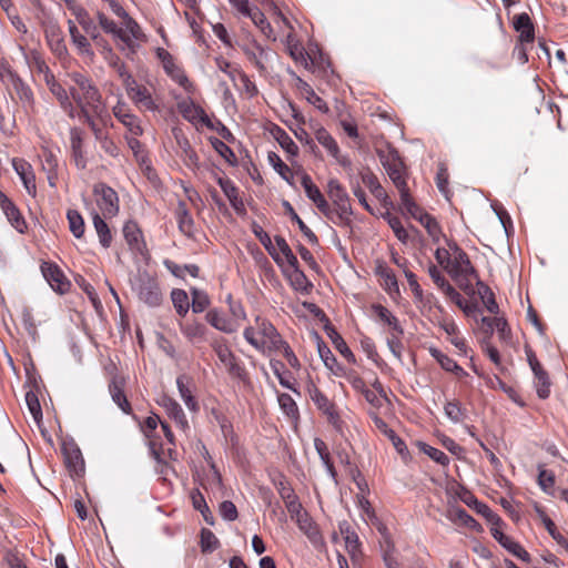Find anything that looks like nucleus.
<instances>
[{
  "label": "nucleus",
  "instance_id": "f257e3e1",
  "mask_svg": "<svg viewBox=\"0 0 568 568\" xmlns=\"http://www.w3.org/2000/svg\"><path fill=\"white\" fill-rule=\"evenodd\" d=\"M69 97L79 106L80 116L98 134L97 121L106 124L111 120L98 88L87 75L79 72L69 73Z\"/></svg>",
  "mask_w": 568,
  "mask_h": 568
},
{
  "label": "nucleus",
  "instance_id": "f03ea898",
  "mask_svg": "<svg viewBox=\"0 0 568 568\" xmlns=\"http://www.w3.org/2000/svg\"><path fill=\"white\" fill-rule=\"evenodd\" d=\"M243 336L250 345L263 354L280 351L283 346V339L274 325L261 316L255 317V326L244 329Z\"/></svg>",
  "mask_w": 568,
  "mask_h": 568
},
{
  "label": "nucleus",
  "instance_id": "7ed1b4c3",
  "mask_svg": "<svg viewBox=\"0 0 568 568\" xmlns=\"http://www.w3.org/2000/svg\"><path fill=\"white\" fill-rule=\"evenodd\" d=\"M131 287L139 300L146 305L155 307L162 303V292L159 283L155 277L148 272H139L131 280Z\"/></svg>",
  "mask_w": 568,
  "mask_h": 568
},
{
  "label": "nucleus",
  "instance_id": "20e7f679",
  "mask_svg": "<svg viewBox=\"0 0 568 568\" xmlns=\"http://www.w3.org/2000/svg\"><path fill=\"white\" fill-rule=\"evenodd\" d=\"M327 195L336 209V216L339 219L341 224L349 225L353 210L347 192L336 179H331L327 182Z\"/></svg>",
  "mask_w": 568,
  "mask_h": 568
},
{
  "label": "nucleus",
  "instance_id": "39448f33",
  "mask_svg": "<svg viewBox=\"0 0 568 568\" xmlns=\"http://www.w3.org/2000/svg\"><path fill=\"white\" fill-rule=\"evenodd\" d=\"M125 91L131 101L143 111H158L159 103L153 97L152 90L138 81L132 77H125Z\"/></svg>",
  "mask_w": 568,
  "mask_h": 568
},
{
  "label": "nucleus",
  "instance_id": "423d86ee",
  "mask_svg": "<svg viewBox=\"0 0 568 568\" xmlns=\"http://www.w3.org/2000/svg\"><path fill=\"white\" fill-rule=\"evenodd\" d=\"M93 196L98 212L104 219H112L119 213V196L112 187L98 183L93 186Z\"/></svg>",
  "mask_w": 568,
  "mask_h": 568
},
{
  "label": "nucleus",
  "instance_id": "0eeeda50",
  "mask_svg": "<svg viewBox=\"0 0 568 568\" xmlns=\"http://www.w3.org/2000/svg\"><path fill=\"white\" fill-rule=\"evenodd\" d=\"M156 57L161 61V64L172 81L178 83L181 88H183L187 93H193L195 91V85L190 81L184 70L175 62L172 54L163 49H156Z\"/></svg>",
  "mask_w": 568,
  "mask_h": 568
},
{
  "label": "nucleus",
  "instance_id": "6e6552de",
  "mask_svg": "<svg viewBox=\"0 0 568 568\" xmlns=\"http://www.w3.org/2000/svg\"><path fill=\"white\" fill-rule=\"evenodd\" d=\"M213 351L217 356L220 365L227 372L232 378L244 379L245 368L231 351L225 341H215L212 344Z\"/></svg>",
  "mask_w": 568,
  "mask_h": 568
},
{
  "label": "nucleus",
  "instance_id": "1a4fd4ad",
  "mask_svg": "<svg viewBox=\"0 0 568 568\" xmlns=\"http://www.w3.org/2000/svg\"><path fill=\"white\" fill-rule=\"evenodd\" d=\"M449 247L453 250V254L447 273L459 283L464 280H468L469 276L475 274V270L467 254L455 242H449Z\"/></svg>",
  "mask_w": 568,
  "mask_h": 568
},
{
  "label": "nucleus",
  "instance_id": "9d476101",
  "mask_svg": "<svg viewBox=\"0 0 568 568\" xmlns=\"http://www.w3.org/2000/svg\"><path fill=\"white\" fill-rule=\"evenodd\" d=\"M1 77L11 84L26 113L33 114L36 112V101L31 88L10 69H6Z\"/></svg>",
  "mask_w": 568,
  "mask_h": 568
},
{
  "label": "nucleus",
  "instance_id": "9b49d317",
  "mask_svg": "<svg viewBox=\"0 0 568 568\" xmlns=\"http://www.w3.org/2000/svg\"><path fill=\"white\" fill-rule=\"evenodd\" d=\"M245 57L258 70L261 74L268 71L270 62L275 55L271 50L262 47L255 40L241 45Z\"/></svg>",
  "mask_w": 568,
  "mask_h": 568
},
{
  "label": "nucleus",
  "instance_id": "f8f14e48",
  "mask_svg": "<svg viewBox=\"0 0 568 568\" xmlns=\"http://www.w3.org/2000/svg\"><path fill=\"white\" fill-rule=\"evenodd\" d=\"M44 37L51 51L59 58L67 55L68 49L64 42L63 33L54 20H49L43 24Z\"/></svg>",
  "mask_w": 568,
  "mask_h": 568
},
{
  "label": "nucleus",
  "instance_id": "ddd939ff",
  "mask_svg": "<svg viewBox=\"0 0 568 568\" xmlns=\"http://www.w3.org/2000/svg\"><path fill=\"white\" fill-rule=\"evenodd\" d=\"M113 115L129 130L131 135L139 136L143 133L140 121L131 111L128 104L120 98L112 108Z\"/></svg>",
  "mask_w": 568,
  "mask_h": 568
},
{
  "label": "nucleus",
  "instance_id": "4468645a",
  "mask_svg": "<svg viewBox=\"0 0 568 568\" xmlns=\"http://www.w3.org/2000/svg\"><path fill=\"white\" fill-rule=\"evenodd\" d=\"M315 138L317 142L326 149L328 154L335 159V161L344 166L347 168L351 165L349 159L341 153V150L337 145V142L335 139L325 130L324 128H320L316 130Z\"/></svg>",
  "mask_w": 568,
  "mask_h": 568
},
{
  "label": "nucleus",
  "instance_id": "2eb2a0df",
  "mask_svg": "<svg viewBox=\"0 0 568 568\" xmlns=\"http://www.w3.org/2000/svg\"><path fill=\"white\" fill-rule=\"evenodd\" d=\"M0 207L11 226L14 227L19 233L23 234L27 230L26 220L23 219L20 210L16 206V204L9 200L8 196L1 191Z\"/></svg>",
  "mask_w": 568,
  "mask_h": 568
},
{
  "label": "nucleus",
  "instance_id": "dca6fc26",
  "mask_svg": "<svg viewBox=\"0 0 568 568\" xmlns=\"http://www.w3.org/2000/svg\"><path fill=\"white\" fill-rule=\"evenodd\" d=\"M158 403L165 409L166 414L175 422L179 428L184 432L189 429L186 416L176 400L164 394L160 396Z\"/></svg>",
  "mask_w": 568,
  "mask_h": 568
},
{
  "label": "nucleus",
  "instance_id": "f3484780",
  "mask_svg": "<svg viewBox=\"0 0 568 568\" xmlns=\"http://www.w3.org/2000/svg\"><path fill=\"white\" fill-rule=\"evenodd\" d=\"M144 37L139 24L130 17L123 19V27L120 28L118 38L128 47L129 50L134 51V40H142Z\"/></svg>",
  "mask_w": 568,
  "mask_h": 568
},
{
  "label": "nucleus",
  "instance_id": "a211bd4d",
  "mask_svg": "<svg viewBox=\"0 0 568 568\" xmlns=\"http://www.w3.org/2000/svg\"><path fill=\"white\" fill-rule=\"evenodd\" d=\"M44 82L50 92L58 99L61 108L69 113L71 118L74 116V106L70 100L69 92L55 80L53 73L47 74Z\"/></svg>",
  "mask_w": 568,
  "mask_h": 568
},
{
  "label": "nucleus",
  "instance_id": "6ab92c4d",
  "mask_svg": "<svg viewBox=\"0 0 568 568\" xmlns=\"http://www.w3.org/2000/svg\"><path fill=\"white\" fill-rule=\"evenodd\" d=\"M41 270L43 276L54 291L59 293H64L65 291H68L70 283L69 281H67L62 271L57 265L51 263H43Z\"/></svg>",
  "mask_w": 568,
  "mask_h": 568
},
{
  "label": "nucleus",
  "instance_id": "aec40b11",
  "mask_svg": "<svg viewBox=\"0 0 568 568\" xmlns=\"http://www.w3.org/2000/svg\"><path fill=\"white\" fill-rule=\"evenodd\" d=\"M179 111L183 118L192 123H203L209 125L210 119L205 111L192 100H183L178 104Z\"/></svg>",
  "mask_w": 568,
  "mask_h": 568
},
{
  "label": "nucleus",
  "instance_id": "412c9836",
  "mask_svg": "<svg viewBox=\"0 0 568 568\" xmlns=\"http://www.w3.org/2000/svg\"><path fill=\"white\" fill-rule=\"evenodd\" d=\"M16 173L19 175L28 194L34 196L37 193L36 176L31 165L23 160H13L12 162Z\"/></svg>",
  "mask_w": 568,
  "mask_h": 568
},
{
  "label": "nucleus",
  "instance_id": "4be33fe9",
  "mask_svg": "<svg viewBox=\"0 0 568 568\" xmlns=\"http://www.w3.org/2000/svg\"><path fill=\"white\" fill-rule=\"evenodd\" d=\"M310 396L316 407L322 410L333 424L338 420V414L334 404L318 388L314 387L310 390Z\"/></svg>",
  "mask_w": 568,
  "mask_h": 568
},
{
  "label": "nucleus",
  "instance_id": "5701e85b",
  "mask_svg": "<svg viewBox=\"0 0 568 568\" xmlns=\"http://www.w3.org/2000/svg\"><path fill=\"white\" fill-rule=\"evenodd\" d=\"M371 310L372 314L377 318V321L388 326L393 333L403 335L404 331L399 324V321L388 308L381 304H373Z\"/></svg>",
  "mask_w": 568,
  "mask_h": 568
},
{
  "label": "nucleus",
  "instance_id": "b1692460",
  "mask_svg": "<svg viewBox=\"0 0 568 568\" xmlns=\"http://www.w3.org/2000/svg\"><path fill=\"white\" fill-rule=\"evenodd\" d=\"M175 139L179 146L180 156L182 158L184 164L193 171L199 169V156L192 149L189 140L182 134H175Z\"/></svg>",
  "mask_w": 568,
  "mask_h": 568
},
{
  "label": "nucleus",
  "instance_id": "393cba45",
  "mask_svg": "<svg viewBox=\"0 0 568 568\" xmlns=\"http://www.w3.org/2000/svg\"><path fill=\"white\" fill-rule=\"evenodd\" d=\"M68 30L78 53L82 57L93 58L94 53L89 40L79 31L77 24L72 20L68 21Z\"/></svg>",
  "mask_w": 568,
  "mask_h": 568
},
{
  "label": "nucleus",
  "instance_id": "a878e982",
  "mask_svg": "<svg viewBox=\"0 0 568 568\" xmlns=\"http://www.w3.org/2000/svg\"><path fill=\"white\" fill-rule=\"evenodd\" d=\"M205 318L210 325L223 333L231 334L237 331L236 323L217 310L209 311Z\"/></svg>",
  "mask_w": 568,
  "mask_h": 568
},
{
  "label": "nucleus",
  "instance_id": "bb28decb",
  "mask_svg": "<svg viewBox=\"0 0 568 568\" xmlns=\"http://www.w3.org/2000/svg\"><path fill=\"white\" fill-rule=\"evenodd\" d=\"M176 387L179 394L184 402L185 406L191 412H196L199 409V404L195 400L192 393V381L186 375H181L176 378Z\"/></svg>",
  "mask_w": 568,
  "mask_h": 568
},
{
  "label": "nucleus",
  "instance_id": "cd10ccee",
  "mask_svg": "<svg viewBox=\"0 0 568 568\" xmlns=\"http://www.w3.org/2000/svg\"><path fill=\"white\" fill-rule=\"evenodd\" d=\"M181 332L192 344L202 343L206 339L205 325L195 320L182 323Z\"/></svg>",
  "mask_w": 568,
  "mask_h": 568
},
{
  "label": "nucleus",
  "instance_id": "c85d7f7f",
  "mask_svg": "<svg viewBox=\"0 0 568 568\" xmlns=\"http://www.w3.org/2000/svg\"><path fill=\"white\" fill-rule=\"evenodd\" d=\"M296 524H297L300 530L306 535L308 540L315 547H318L323 544L320 529L316 526V524L312 520V518L308 516V514L298 517V520H296Z\"/></svg>",
  "mask_w": 568,
  "mask_h": 568
},
{
  "label": "nucleus",
  "instance_id": "c756f323",
  "mask_svg": "<svg viewBox=\"0 0 568 568\" xmlns=\"http://www.w3.org/2000/svg\"><path fill=\"white\" fill-rule=\"evenodd\" d=\"M317 352L327 369L336 376L345 375V368L337 362L336 357L324 342L318 341Z\"/></svg>",
  "mask_w": 568,
  "mask_h": 568
},
{
  "label": "nucleus",
  "instance_id": "7c9ffc66",
  "mask_svg": "<svg viewBox=\"0 0 568 568\" xmlns=\"http://www.w3.org/2000/svg\"><path fill=\"white\" fill-rule=\"evenodd\" d=\"M376 274L382 280V286L384 290L393 296L399 294V286L395 273L385 264L381 263L376 266Z\"/></svg>",
  "mask_w": 568,
  "mask_h": 568
},
{
  "label": "nucleus",
  "instance_id": "2f4dec72",
  "mask_svg": "<svg viewBox=\"0 0 568 568\" xmlns=\"http://www.w3.org/2000/svg\"><path fill=\"white\" fill-rule=\"evenodd\" d=\"M91 217L95 232L99 236L100 244L105 248L109 247L112 242V235L104 217L94 209L91 211Z\"/></svg>",
  "mask_w": 568,
  "mask_h": 568
},
{
  "label": "nucleus",
  "instance_id": "473e14b6",
  "mask_svg": "<svg viewBox=\"0 0 568 568\" xmlns=\"http://www.w3.org/2000/svg\"><path fill=\"white\" fill-rule=\"evenodd\" d=\"M514 28L519 32L520 42H532L534 40V27L531 20L527 13H520L514 19Z\"/></svg>",
  "mask_w": 568,
  "mask_h": 568
},
{
  "label": "nucleus",
  "instance_id": "72a5a7b5",
  "mask_svg": "<svg viewBox=\"0 0 568 568\" xmlns=\"http://www.w3.org/2000/svg\"><path fill=\"white\" fill-rule=\"evenodd\" d=\"M109 392L112 400L118 405V407L123 413L129 414L131 412V406L123 392V383L118 378H113L109 385Z\"/></svg>",
  "mask_w": 568,
  "mask_h": 568
},
{
  "label": "nucleus",
  "instance_id": "f704fd0d",
  "mask_svg": "<svg viewBox=\"0 0 568 568\" xmlns=\"http://www.w3.org/2000/svg\"><path fill=\"white\" fill-rule=\"evenodd\" d=\"M175 216L180 231L184 235L191 236L194 231V222L184 202L180 201L178 203Z\"/></svg>",
  "mask_w": 568,
  "mask_h": 568
},
{
  "label": "nucleus",
  "instance_id": "c9c22d12",
  "mask_svg": "<svg viewBox=\"0 0 568 568\" xmlns=\"http://www.w3.org/2000/svg\"><path fill=\"white\" fill-rule=\"evenodd\" d=\"M285 274L292 287L301 293H310L313 285L300 268L285 270Z\"/></svg>",
  "mask_w": 568,
  "mask_h": 568
},
{
  "label": "nucleus",
  "instance_id": "e433bc0d",
  "mask_svg": "<svg viewBox=\"0 0 568 568\" xmlns=\"http://www.w3.org/2000/svg\"><path fill=\"white\" fill-rule=\"evenodd\" d=\"M383 165L397 189L404 187V185L407 184L403 174V165L398 159L393 158L392 160H387L383 162Z\"/></svg>",
  "mask_w": 568,
  "mask_h": 568
},
{
  "label": "nucleus",
  "instance_id": "4c0bfd02",
  "mask_svg": "<svg viewBox=\"0 0 568 568\" xmlns=\"http://www.w3.org/2000/svg\"><path fill=\"white\" fill-rule=\"evenodd\" d=\"M42 168L48 174V180L51 186H54L57 178L58 159L54 152L47 145H42Z\"/></svg>",
  "mask_w": 568,
  "mask_h": 568
},
{
  "label": "nucleus",
  "instance_id": "58836bf2",
  "mask_svg": "<svg viewBox=\"0 0 568 568\" xmlns=\"http://www.w3.org/2000/svg\"><path fill=\"white\" fill-rule=\"evenodd\" d=\"M358 507L362 510L363 518L366 521H371L372 524L376 525L379 532L384 536L385 541L388 542V537L386 535V527L382 523H379L369 501L363 495L358 496Z\"/></svg>",
  "mask_w": 568,
  "mask_h": 568
},
{
  "label": "nucleus",
  "instance_id": "ea45409f",
  "mask_svg": "<svg viewBox=\"0 0 568 568\" xmlns=\"http://www.w3.org/2000/svg\"><path fill=\"white\" fill-rule=\"evenodd\" d=\"M413 219L417 220L426 229L428 235L433 239L434 242H439L442 230L437 221L432 215L422 210Z\"/></svg>",
  "mask_w": 568,
  "mask_h": 568
},
{
  "label": "nucleus",
  "instance_id": "a19ab883",
  "mask_svg": "<svg viewBox=\"0 0 568 568\" xmlns=\"http://www.w3.org/2000/svg\"><path fill=\"white\" fill-rule=\"evenodd\" d=\"M267 160L270 165L273 168V170L290 185H294L293 178L294 174L292 173V170L286 165L278 154L275 152H270L267 155Z\"/></svg>",
  "mask_w": 568,
  "mask_h": 568
},
{
  "label": "nucleus",
  "instance_id": "79ce46f5",
  "mask_svg": "<svg viewBox=\"0 0 568 568\" xmlns=\"http://www.w3.org/2000/svg\"><path fill=\"white\" fill-rule=\"evenodd\" d=\"M325 333L327 337L331 339L335 348L347 359L354 361V355L349 347L347 346L346 342L343 339V337L338 334V332L332 326V325H325L324 327Z\"/></svg>",
  "mask_w": 568,
  "mask_h": 568
},
{
  "label": "nucleus",
  "instance_id": "37998d69",
  "mask_svg": "<svg viewBox=\"0 0 568 568\" xmlns=\"http://www.w3.org/2000/svg\"><path fill=\"white\" fill-rule=\"evenodd\" d=\"M63 455L67 465L77 474L83 470V458L80 449L77 446H63Z\"/></svg>",
  "mask_w": 568,
  "mask_h": 568
},
{
  "label": "nucleus",
  "instance_id": "c03bdc74",
  "mask_svg": "<svg viewBox=\"0 0 568 568\" xmlns=\"http://www.w3.org/2000/svg\"><path fill=\"white\" fill-rule=\"evenodd\" d=\"M274 136L281 148L287 153L290 159H294L298 155L297 144L283 129L277 128Z\"/></svg>",
  "mask_w": 568,
  "mask_h": 568
},
{
  "label": "nucleus",
  "instance_id": "a18cd8bd",
  "mask_svg": "<svg viewBox=\"0 0 568 568\" xmlns=\"http://www.w3.org/2000/svg\"><path fill=\"white\" fill-rule=\"evenodd\" d=\"M366 400L375 408H381L388 403V398L379 383L374 384V389H365Z\"/></svg>",
  "mask_w": 568,
  "mask_h": 568
},
{
  "label": "nucleus",
  "instance_id": "49530a36",
  "mask_svg": "<svg viewBox=\"0 0 568 568\" xmlns=\"http://www.w3.org/2000/svg\"><path fill=\"white\" fill-rule=\"evenodd\" d=\"M500 545L523 561L530 560V555L525 550V548L505 534H500Z\"/></svg>",
  "mask_w": 568,
  "mask_h": 568
},
{
  "label": "nucleus",
  "instance_id": "de8ad7c7",
  "mask_svg": "<svg viewBox=\"0 0 568 568\" xmlns=\"http://www.w3.org/2000/svg\"><path fill=\"white\" fill-rule=\"evenodd\" d=\"M70 232L74 237L81 239L84 234L85 224L82 215L77 210H69L67 212Z\"/></svg>",
  "mask_w": 568,
  "mask_h": 568
},
{
  "label": "nucleus",
  "instance_id": "09e8293b",
  "mask_svg": "<svg viewBox=\"0 0 568 568\" xmlns=\"http://www.w3.org/2000/svg\"><path fill=\"white\" fill-rule=\"evenodd\" d=\"M250 19L267 39L273 40V41L276 40V36L274 33L273 28L266 21L264 13L261 12L257 8H254L253 13L251 14Z\"/></svg>",
  "mask_w": 568,
  "mask_h": 568
},
{
  "label": "nucleus",
  "instance_id": "8fccbe9b",
  "mask_svg": "<svg viewBox=\"0 0 568 568\" xmlns=\"http://www.w3.org/2000/svg\"><path fill=\"white\" fill-rule=\"evenodd\" d=\"M535 375V385L537 388V394L540 398H547L550 393V383L548 378V374L542 369L541 365L539 369L536 367L531 369Z\"/></svg>",
  "mask_w": 568,
  "mask_h": 568
},
{
  "label": "nucleus",
  "instance_id": "3c124183",
  "mask_svg": "<svg viewBox=\"0 0 568 568\" xmlns=\"http://www.w3.org/2000/svg\"><path fill=\"white\" fill-rule=\"evenodd\" d=\"M301 184L305 191L306 196L316 205L324 199L320 189L313 183L307 173L301 174Z\"/></svg>",
  "mask_w": 568,
  "mask_h": 568
},
{
  "label": "nucleus",
  "instance_id": "603ef678",
  "mask_svg": "<svg viewBox=\"0 0 568 568\" xmlns=\"http://www.w3.org/2000/svg\"><path fill=\"white\" fill-rule=\"evenodd\" d=\"M71 150H72V156L74 160V163L77 168L84 169L87 166V161L83 155L82 151V138L79 133L72 132L71 133Z\"/></svg>",
  "mask_w": 568,
  "mask_h": 568
},
{
  "label": "nucleus",
  "instance_id": "864d4df0",
  "mask_svg": "<svg viewBox=\"0 0 568 568\" xmlns=\"http://www.w3.org/2000/svg\"><path fill=\"white\" fill-rule=\"evenodd\" d=\"M252 229L253 233L260 240L268 254L274 258L276 263L280 264L278 254L276 253V248L272 243L271 236L262 229V226L256 223L253 224Z\"/></svg>",
  "mask_w": 568,
  "mask_h": 568
},
{
  "label": "nucleus",
  "instance_id": "5fc2aeb1",
  "mask_svg": "<svg viewBox=\"0 0 568 568\" xmlns=\"http://www.w3.org/2000/svg\"><path fill=\"white\" fill-rule=\"evenodd\" d=\"M171 300L178 314L185 316L190 308L189 296L184 290L175 288L171 292Z\"/></svg>",
  "mask_w": 568,
  "mask_h": 568
},
{
  "label": "nucleus",
  "instance_id": "6e6d98bb",
  "mask_svg": "<svg viewBox=\"0 0 568 568\" xmlns=\"http://www.w3.org/2000/svg\"><path fill=\"white\" fill-rule=\"evenodd\" d=\"M284 206L287 209L293 221H295L298 225V229L303 233V235L307 239V241L311 244H317L318 239L315 235V233L302 221V219L297 215V213L294 211L292 205L288 202H284Z\"/></svg>",
  "mask_w": 568,
  "mask_h": 568
},
{
  "label": "nucleus",
  "instance_id": "4d7b16f0",
  "mask_svg": "<svg viewBox=\"0 0 568 568\" xmlns=\"http://www.w3.org/2000/svg\"><path fill=\"white\" fill-rule=\"evenodd\" d=\"M384 219L387 221L388 225L393 230L395 236L397 240L404 244L407 243L409 236L406 229L403 226L400 220L394 215H392L389 212L384 214Z\"/></svg>",
  "mask_w": 568,
  "mask_h": 568
},
{
  "label": "nucleus",
  "instance_id": "13d9d810",
  "mask_svg": "<svg viewBox=\"0 0 568 568\" xmlns=\"http://www.w3.org/2000/svg\"><path fill=\"white\" fill-rule=\"evenodd\" d=\"M444 412L447 418L455 424L464 422L466 417L465 409L462 408L460 403L457 400L447 402L444 406Z\"/></svg>",
  "mask_w": 568,
  "mask_h": 568
},
{
  "label": "nucleus",
  "instance_id": "bf43d9fd",
  "mask_svg": "<svg viewBox=\"0 0 568 568\" xmlns=\"http://www.w3.org/2000/svg\"><path fill=\"white\" fill-rule=\"evenodd\" d=\"M397 190L399 191L402 206L412 217H414L422 211V209L414 202L413 197L410 196L407 184L404 185V187H398Z\"/></svg>",
  "mask_w": 568,
  "mask_h": 568
},
{
  "label": "nucleus",
  "instance_id": "052dcab7",
  "mask_svg": "<svg viewBox=\"0 0 568 568\" xmlns=\"http://www.w3.org/2000/svg\"><path fill=\"white\" fill-rule=\"evenodd\" d=\"M123 234L131 247L139 248L141 242V231L138 229L136 224L133 222H128L123 226Z\"/></svg>",
  "mask_w": 568,
  "mask_h": 568
},
{
  "label": "nucleus",
  "instance_id": "680f3d73",
  "mask_svg": "<svg viewBox=\"0 0 568 568\" xmlns=\"http://www.w3.org/2000/svg\"><path fill=\"white\" fill-rule=\"evenodd\" d=\"M346 550L353 561V564L357 562L361 557V544L359 538L356 532L348 534V536H345L344 538Z\"/></svg>",
  "mask_w": 568,
  "mask_h": 568
},
{
  "label": "nucleus",
  "instance_id": "e2e57ef3",
  "mask_svg": "<svg viewBox=\"0 0 568 568\" xmlns=\"http://www.w3.org/2000/svg\"><path fill=\"white\" fill-rule=\"evenodd\" d=\"M192 294V311L194 313H202L209 305L210 298L204 291L191 288Z\"/></svg>",
  "mask_w": 568,
  "mask_h": 568
},
{
  "label": "nucleus",
  "instance_id": "0e129e2a",
  "mask_svg": "<svg viewBox=\"0 0 568 568\" xmlns=\"http://www.w3.org/2000/svg\"><path fill=\"white\" fill-rule=\"evenodd\" d=\"M418 446H419L420 450L423 453H425L434 462H436L443 466H447L449 464V458L444 452H442L433 446H429L425 443H419Z\"/></svg>",
  "mask_w": 568,
  "mask_h": 568
},
{
  "label": "nucleus",
  "instance_id": "69168bd1",
  "mask_svg": "<svg viewBox=\"0 0 568 568\" xmlns=\"http://www.w3.org/2000/svg\"><path fill=\"white\" fill-rule=\"evenodd\" d=\"M277 400H278V405H280L281 409L283 410V413L286 416H288L291 418H294L297 416V413H298L297 405H296L295 400L288 394H280L277 397Z\"/></svg>",
  "mask_w": 568,
  "mask_h": 568
},
{
  "label": "nucleus",
  "instance_id": "338daca9",
  "mask_svg": "<svg viewBox=\"0 0 568 568\" xmlns=\"http://www.w3.org/2000/svg\"><path fill=\"white\" fill-rule=\"evenodd\" d=\"M21 322L28 334L32 337L33 341H36L38 337V329L30 308L23 307L21 310Z\"/></svg>",
  "mask_w": 568,
  "mask_h": 568
},
{
  "label": "nucleus",
  "instance_id": "774afa93",
  "mask_svg": "<svg viewBox=\"0 0 568 568\" xmlns=\"http://www.w3.org/2000/svg\"><path fill=\"white\" fill-rule=\"evenodd\" d=\"M429 354L437 361L443 369L452 372L456 368V362L436 347H429Z\"/></svg>",
  "mask_w": 568,
  "mask_h": 568
}]
</instances>
